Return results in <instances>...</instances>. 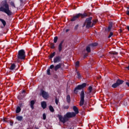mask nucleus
Wrapping results in <instances>:
<instances>
[{"label": "nucleus", "instance_id": "obj_1", "mask_svg": "<svg viewBox=\"0 0 129 129\" xmlns=\"http://www.w3.org/2000/svg\"><path fill=\"white\" fill-rule=\"evenodd\" d=\"M87 85V84L86 83H84L81 85H78L74 90V93H75V94H77V93H78V90L82 89L80 95L81 98L80 101V106H82L83 104H84V98L85 97V94H84V90L83 88H85Z\"/></svg>", "mask_w": 129, "mask_h": 129}, {"label": "nucleus", "instance_id": "obj_2", "mask_svg": "<svg viewBox=\"0 0 129 129\" xmlns=\"http://www.w3.org/2000/svg\"><path fill=\"white\" fill-rule=\"evenodd\" d=\"M76 116V113L74 112H68L64 115L63 117L60 114L57 115V117H58L59 121L62 122V123H65L66 121H68V120H69V118L75 117Z\"/></svg>", "mask_w": 129, "mask_h": 129}, {"label": "nucleus", "instance_id": "obj_3", "mask_svg": "<svg viewBox=\"0 0 129 129\" xmlns=\"http://www.w3.org/2000/svg\"><path fill=\"white\" fill-rule=\"evenodd\" d=\"M25 59H26V51L24 49H21L18 51L16 60L19 62L20 60H25Z\"/></svg>", "mask_w": 129, "mask_h": 129}, {"label": "nucleus", "instance_id": "obj_4", "mask_svg": "<svg viewBox=\"0 0 129 129\" xmlns=\"http://www.w3.org/2000/svg\"><path fill=\"white\" fill-rule=\"evenodd\" d=\"M0 12H3L8 14V16L12 15V12L10 11V8L9 7V4L5 3L3 5V7L0 8Z\"/></svg>", "mask_w": 129, "mask_h": 129}, {"label": "nucleus", "instance_id": "obj_5", "mask_svg": "<svg viewBox=\"0 0 129 129\" xmlns=\"http://www.w3.org/2000/svg\"><path fill=\"white\" fill-rule=\"evenodd\" d=\"M40 95H41L42 97L44 98V99H47V98H49V94L47 92L44 91L43 89L40 90Z\"/></svg>", "mask_w": 129, "mask_h": 129}, {"label": "nucleus", "instance_id": "obj_6", "mask_svg": "<svg viewBox=\"0 0 129 129\" xmlns=\"http://www.w3.org/2000/svg\"><path fill=\"white\" fill-rule=\"evenodd\" d=\"M92 17H89L86 19L85 24H86V28H90V25L92 23Z\"/></svg>", "mask_w": 129, "mask_h": 129}, {"label": "nucleus", "instance_id": "obj_7", "mask_svg": "<svg viewBox=\"0 0 129 129\" xmlns=\"http://www.w3.org/2000/svg\"><path fill=\"white\" fill-rule=\"evenodd\" d=\"M62 61V56H56L53 58V63H60Z\"/></svg>", "mask_w": 129, "mask_h": 129}, {"label": "nucleus", "instance_id": "obj_8", "mask_svg": "<svg viewBox=\"0 0 129 129\" xmlns=\"http://www.w3.org/2000/svg\"><path fill=\"white\" fill-rule=\"evenodd\" d=\"M26 91L23 90L21 93H20L19 95L18 96V98L19 100H22L25 96H26Z\"/></svg>", "mask_w": 129, "mask_h": 129}, {"label": "nucleus", "instance_id": "obj_9", "mask_svg": "<svg viewBox=\"0 0 129 129\" xmlns=\"http://www.w3.org/2000/svg\"><path fill=\"white\" fill-rule=\"evenodd\" d=\"M89 16H91L90 13H87L84 12V13H79L76 14V15L74 16V17H89Z\"/></svg>", "mask_w": 129, "mask_h": 129}, {"label": "nucleus", "instance_id": "obj_10", "mask_svg": "<svg viewBox=\"0 0 129 129\" xmlns=\"http://www.w3.org/2000/svg\"><path fill=\"white\" fill-rule=\"evenodd\" d=\"M17 68V66L15 63H11V66L9 68L11 71H14V70H16Z\"/></svg>", "mask_w": 129, "mask_h": 129}, {"label": "nucleus", "instance_id": "obj_11", "mask_svg": "<svg viewBox=\"0 0 129 129\" xmlns=\"http://www.w3.org/2000/svg\"><path fill=\"white\" fill-rule=\"evenodd\" d=\"M62 67V63H59L54 67V71H58V69H61Z\"/></svg>", "mask_w": 129, "mask_h": 129}, {"label": "nucleus", "instance_id": "obj_12", "mask_svg": "<svg viewBox=\"0 0 129 129\" xmlns=\"http://www.w3.org/2000/svg\"><path fill=\"white\" fill-rule=\"evenodd\" d=\"M0 21L1 22L2 24L3 25V26H1V28H3L7 26V22L5 21V20L0 18Z\"/></svg>", "mask_w": 129, "mask_h": 129}, {"label": "nucleus", "instance_id": "obj_13", "mask_svg": "<svg viewBox=\"0 0 129 129\" xmlns=\"http://www.w3.org/2000/svg\"><path fill=\"white\" fill-rule=\"evenodd\" d=\"M73 109L74 110V111H75V113H76V115L77 114H78V113H79V110L78 109V108L76 107V106H73Z\"/></svg>", "mask_w": 129, "mask_h": 129}, {"label": "nucleus", "instance_id": "obj_14", "mask_svg": "<svg viewBox=\"0 0 129 129\" xmlns=\"http://www.w3.org/2000/svg\"><path fill=\"white\" fill-rule=\"evenodd\" d=\"M124 82V81L122 80H120L119 79H117L116 81V83L118 84V85L119 86L120 85H121Z\"/></svg>", "mask_w": 129, "mask_h": 129}, {"label": "nucleus", "instance_id": "obj_15", "mask_svg": "<svg viewBox=\"0 0 129 129\" xmlns=\"http://www.w3.org/2000/svg\"><path fill=\"white\" fill-rule=\"evenodd\" d=\"M41 107H42L43 109H45V108L47 107V103H46L45 101L41 102Z\"/></svg>", "mask_w": 129, "mask_h": 129}, {"label": "nucleus", "instance_id": "obj_16", "mask_svg": "<svg viewBox=\"0 0 129 129\" xmlns=\"http://www.w3.org/2000/svg\"><path fill=\"white\" fill-rule=\"evenodd\" d=\"M91 46L89 44L87 46H86V50L88 53H90L91 52Z\"/></svg>", "mask_w": 129, "mask_h": 129}, {"label": "nucleus", "instance_id": "obj_17", "mask_svg": "<svg viewBox=\"0 0 129 129\" xmlns=\"http://www.w3.org/2000/svg\"><path fill=\"white\" fill-rule=\"evenodd\" d=\"M35 104V101L32 100L30 101V107L32 109H34V105Z\"/></svg>", "mask_w": 129, "mask_h": 129}, {"label": "nucleus", "instance_id": "obj_18", "mask_svg": "<svg viewBox=\"0 0 129 129\" xmlns=\"http://www.w3.org/2000/svg\"><path fill=\"white\" fill-rule=\"evenodd\" d=\"M67 101L68 103H70L71 101V97H70V95L67 96Z\"/></svg>", "mask_w": 129, "mask_h": 129}, {"label": "nucleus", "instance_id": "obj_19", "mask_svg": "<svg viewBox=\"0 0 129 129\" xmlns=\"http://www.w3.org/2000/svg\"><path fill=\"white\" fill-rule=\"evenodd\" d=\"M23 116H16V119L18 120V121H22L23 120Z\"/></svg>", "mask_w": 129, "mask_h": 129}, {"label": "nucleus", "instance_id": "obj_20", "mask_svg": "<svg viewBox=\"0 0 129 129\" xmlns=\"http://www.w3.org/2000/svg\"><path fill=\"white\" fill-rule=\"evenodd\" d=\"M21 110H22V109L21 108V107L18 106L16 108V113H20V112H21Z\"/></svg>", "mask_w": 129, "mask_h": 129}, {"label": "nucleus", "instance_id": "obj_21", "mask_svg": "<svg viewBox=\"0 0 129 129\" xmlns=\"http://www.w3.org/2000/svg\"><path fill=\"white\" fill-rule=\"evenodd\" d=\"M118 86H118L117 83L116 82L112 85L111 87H112V88H117Z\"/></svg>", "mask_w": 129, "mask_h": 129}, {"label": "nucleus", "instance_id": "obj_22", "mask_svg": "<svg viewBox=\"0 0 129 129\" xmlns=\"http://www.w3.org/2000/svg\"><path fill=\"white\" fill-rule=\"evenodd\" d=\"M55 54H56V52H53L52 53H51L49 56V59H52V58L55 56Z\"/></svg>", "mask_w": 129, "mask_h": 129}, {"label": "nucleus", "instance_id": "obj_23", "mask_svg": "<svg viewBox=\"0 0 129 129\" xmlns=\"http://www.w3.org/2000/svg\"><path fill=\"white\" fill-rule=\"evenodd\" d=\"M49 109L51 112H54V111H55V110L54 109V108H53V106H52V105H50L49 106Z\"/></svg>", "mask_w": 129, "mask_h": 129}, {"label": "nucleus", "instance_id": "obj_24", "mask_svg": "<svg viewBox=\"0 0 129 129\" xmlns=\"http://www.w3.org/2000/svg\"><path fill=\"white\" fill-rule=\"evenodd\" d=\"M91 47H96L98 45V43L95 42L89 44Z\"/></svg>", "mask_w": 129, "mask_h": 129}, {"label": "nucleus", "instance_id": "obj_25", "mask_svg": "<svg viewBox=\"0 0 129 129\" xmlns=\"http://www.w3.org/2000/svg\"><path fill=\"white\" fill-rule=\"evenodd\" d=\"M88 90H89L88 92V94H90V93H91L92 92V86H89Z\"/></svg>", "mask_w": 129, "mask_h": 129}, {"label": "nucleus", "instance_id": "obj_26", "mask_svg": "<svg viewBox=\"0 0 129 129\" xmlns=\"http://www.w3.org/2000/svg\"><path fill=\"white\" fill-rule=\"evenodd\" d=\"M79 18V17H74L71 19V22H74L75 21H76L77 19Z\"/></svg>", "mask_w": 129, "mask_h": 129}, {"label": "nucleus", "instance_id": "obj_27", "mask_svg": "<svg viewBox=\"0 0 129 129\" xmlns=\"http://www.w3.org/2000/svg\"><path fill=\"white\" fill-rule=\"evenodd\" d=\"M50 48H51V49H55V43H50Z\"/></svg>", "mask_w": 129, "mask_h": 129}, {"label": "nucleus", "instance_id": "obj_28", "mask_svg": "<svg viewBox=\"0 0 129 129\" xmlns=\"http://www.w3.org/2000/svg\"><path fill=\"white\" fill-rule=\"evenodd\" d=\"M58 52H61L62 51V45L61 44L58 45Z\"/></svg>", "mask_w": 129, "mask_h": 129}, {"label": "nucleus", "instance_id": "obj_29", "mask_svg": "<svg viewBox=\"0 0 129 129\" xmlns=\"http://www.w3.org/2000/svg\"><path fill=\"white\" fill-rule=\"evenodd\" d=\"M58 41V36H55L53 39V42L54 43H57V41Z\"/></svg>", "mask_w": 129, "mask_h": 129}, {"label": "nucleus", "instance_id": "obj_30", "mask_svg": "<svg viewBox=\"0 0 129 129\" xmlns=\"http://www.w3.org/2000/svg\"><path fill=\"white\" fill-rule=\"evenodd\" d=\"M77 78L80 79L81 78V75L79 73V72H77Z\"/></svg>", "mask_w": 129, "mask_h": 129}, {"label": "nucleus", "instance_id": "obj_31", "mask_svg": "<svg viewBox=\"0 0 129 129\" xmlns=\"http://www.w3.org/2000/svg\"><path fill=\"white\" fill-rule=\"evenodd\" d=\"M51 70H50V69H48L46 72V74L47 75H51V73H50Z\"/></svg>", "mask_w": 129, "mask_h": 129}, {"label": "nucleus", "instance_id": "obj_32", "mask_svg": "<svg viewBox=\"0 0 129 129\" xmlns=\"http://www.w3.org/2000/svg\"><path fill=\"white\" fill-rule=\"evenodd\" d=\"M110 54H111V55H117L118 54V52L115 51H112L110 52Z\"/></svg>", "mask_w": 129, "mask_h": 129}, {"label": "nucleus", "instance_id": "obj_33", "mask_svg": "<svg viewBox=\"0 0 129 129\" xmlns=\"http://www.w3.org/2000/svg\"><path fill=\"white\" fill-rule=\"evenodd\" d=\"M53 68H54V70H55V66H54V64L50 65L49 68H48L49 69H53Z\"/></svg>", "mask_w": 129, "mask_h": 129}, {"label": "nucleus", "instance_id": "obj_34", "mask_svg": "<svg viewBox=\"0 0 129 129\" xmlns=\"http://www.w3.org/2000/svg\"><path fill=\"white\" fill-rule=\"evenodd\" d=\"M112 36H113V33L112 32H111L110 33V34L108 36V38L109 39V38H111V37H112Z\"/></svg>", "mask_w": 129, "mask_h": 129}, {"label": "nucleus", "instance_id": "obj_35", "mask_svg": "<svg viewBox=\"0 0 129 129\" xmlns=\"http://www.w3.org/2000/svg\"><path fill=\"white\" fill-rule=\"evenodd\" d=\"M19 106H20L19 107H22L24 106V103L20 102L19 103Z\"/></svg>", "mask_w": 129, "mask_h": 129}, {"label": "nucleus", "instance_id": "obj_36", "mask_svg": "<svg viewBox=\"0 0 129 129\" xmlns=\"http://www.w3.org/2000/svg\"><path fill=\"white\" fill-rule=\"evenodd\" d=\"M112 26H113V23H112V22H110V23H109L108 27H110V28H112Z\"/></svg>", "mask_w": 129, "mask_h": 129}, {"label": "nucleus", "instance_id": "obj_37", "mask_svg": "<svg viewBox=\"0 0 129 129\" xmlns=\"http://www.w3.org/2000/svg\"><path fill=\"white\" fill-rule=\"evenodd\" d=\"M69 108V106L67 105V106H64L63 107V109H68Z\"/></svg>", "mask_w": 129, "mask_h": 129}, {"label": "nucleus", "instance_id": "obj_38", "mask_svg": "<svg viewBox=\"0 0 129 129\" xmlns=\"http://www.w3.org/2000/svg\"><path fill=\"white\" fill-rule=\"evenodd\" d=\"M11 5L12 7H13L14 8H16V6H15V3H14V2H11Z\"/></svg>", "mask_w": 129, "mask_h": 129}, {"label": "nucleus", "instance_id": "obj_39", "mask_svg": "<svg viewBox=\"0 0 129 129\" xmlns=\"http://www.w3.org/2000/svg\"><path fill=\"white\" fill-rule=\"evenodd\" d=\"M43 119H44V120L46 119V114L45 113L43 114Z\"/></svg>", "mask_w": 129, "mask_h": 129}, {"label": "nucleus", "instance_id": "obj_40", "mask_svg": "<svg viewBox=\"0 0 129 129\" xmlns=\"http://www.w3.org/2000/svg\"><path fill=\"white\" fill-rule=\"evenodd\" d=\"M76 67H78L79 66V61H78L76 62Z\"/></svg>", "mask_w": 129, "mask_h": 129}, {"label": "nucleus", "instance_id": "obj_41", "mask_svg": "<svg viewBox=\"0 0 129 129\" xmlns=\"http://www.w3.org/2000/svg\"><path fill=\"white\" fill-rule=\"evenodd\" d=\"M111 28L112 27H110L109 26L108 27V28H107L108 32H110V31L111 30Z\"/></svg>", "mask_w": 129, "mask_h": 129}, {"label": "nucleus", "instance_id": "obj_42", "mask_svg": "<svg viewBox=\"0 0 129 129\" xmlns=\"http://www.w3.org/2000/svg\"><path fill=\"white\" fill-rule=\"evenodd\" d=\"M58 103H59V100L57 99H55V103L57 105H58Z\"/></svg>", "mask_w": 129, "mask_h": 129}, {"label": "nucleus", "instance_id": "obj_43", "mask_svg": "<svg viewBox=\"0 0 129 129\" xmlns=\"http://www.w3.org/2000/svg\"><path fill=\"white\" fill-rule=\"evenodd\" d=\"M87 56H88V53H86L84 55V59H85V58H86V57H87Z\"/></svg>", "mask_w": 129, "mask_h": 129}, {"label": "nucleus", "instance_id": "obj_44", "mask_svg": "<svg viewBox=\"0 0 129 129\" xmlns=\"http://www.w3.org/2000/svg\"><path fill=\"white\" fill-rule=\"evenodd\" d=\"M95 25V24L94 23V22L92 23V25H90V28H92V27H93L94 25Z\"/></svg>", "mask_w": 129, "mask_h": 129}, {"label": "nucleus", "instance_id": "obj_45", "mask_svg": "<svg viewBox=\"0 0 129 129\" xmlns=\"http://www.w3.org/2000/svg\"><path fill=\"white\" fill-rule=\"evenodd\" d=\"M79 27V25H77L75 27V30H77V29H78V27Z\"/></svg>", "mask_w": 129, "mask_h": 129}, {"label": "nucleus", "instance_id": "obj_46", "mask_svg": "<svg viewBox=\"0 0 129 129\" xmlns=\"http://www.w3.org/2000/svg\"><path fill=\"white\" fill-rule=\"evenodd\" d=\"M63 43H64V40H62L60 43H59V45H63Z\"/></svg>", "mask_w": 129, "mask_h": 129}, {"label": "nucleus", "instance_id": "obj_47", "mask_svg": "<svg viewBox=\"0 0 129 129\" xmlns=\"http://www.w3.org/2000/svg\"><path fill=\"white\" fill-rule=\"evenodd\" d=\"M119 98L120 99H121V98H122V97H123V94H121L120 96H119Z\"/></svg>", "mask_w": 129, "mask_h": 129}, {"label": "nucleus", "instance_id": "obj_48", "mask_svg": "<svg viewBox=\"0 0 129 129\" xmlns=\"http://www.w3.org/2000/svg\"><path fill=\"white\" fill-rule=\"evenodd\" d=\"M97 22V20H95L93 21V23H94V24H96Z\"/></svg>", "mask_w": 129, "mask_h": 129}, {"label": "nucleus", "instance_id": "obj_49", "mask_svg": "<svg viewBox=\"0 0 129 129\" xmlns=\"http://www.w3.org/2000/svg\"><path fill=\"white\" fill-rule=\"evenodd\" d=\"M54 78H55L56 79H57V78H58V76L57 75H54Z\"/></svg>", "mask_w": 129, "mask_h": 129}, {"label": "nucleus", "instance_id": "obj_50", "mask_svg": "<svg viewBox=\"0 0 129 129\" xmlns=\"http://www.w3.org/2000/svg\"><path fill=\"white\" fill-rule=\"evenodd\" d=\"M125 84L129 87V83L127 82H126Z\"/></svg>", "mask_w": 129, "mask_h": 129}, {"label": "nucleus", "instance_id": "obj_51", "mask_svg": "<svg viewBox=\"0 0 129 129\" xmlns=\"http://www.w3.org/2000/svg\"><path fill=\"white\" fill-rule=\"evenodd\" d=\"M70 31L69 29H66V33H68V31Z\"/></svg>", "mask_w": 129, "mask_h": 129}, {"label": "nucleus", "instance_id": "obj_52", "mask_svg": "<svg viewBox=\"0 0 129 129\" xmlns=\"http://www.w3.org/2000/svg\"><path fill=\"white\" fill-rule=\"evenodd\" d=\"M66 12H67V9H65V10L63 11V13H66Z\"/></svg>", "mask_w": 129, "mask_h": 129}, {"label": "nucleus", "instance_id": "obj_53", "mask_svg": "<svg viewBox=\"0 0 129 129\" xmlns=\"http://www.w3.org/2000/svg\"><path fill=\"white\" fill-rule=\"evenodd\" d=\"M126 68V69H127V70H129V64H128V67H127Z\"/></svg>", "mask_w": 129, "mask_h": 129}, {"label": "nucleus", "instance_id": "obj_54", "mask_svg": "<svg viewBox=\"0 0 129 129\" xmlns=\"http://www.w3.org/2000/svg\"><path fill=\"white\" fill-rule=\"evenodd\" d=\"M69 129H74V127H71L69 128Z\"/></svg>", "mask_w": 129, "mask_h": 129}, {"label": "nucleus", "instance_id": "obj_55", "mask_svg": "<svg viewBox=\"0 0 129 129\" xmlns=\"http://www.w3.org/2000/svg\"><path fill=\"white\" fill-rule=\"evenodd\" d=\"M122 32V30L121 29H120L119 32H120V33H121Z\"/></svg>", "mask_w": 129, "mask_h": 129}, {"label": "nucleus", "instance_id": "obj_56", "mask_svg": "<svg viewBox=\"0 0 129 129\" xmlns=\"http://www.w3.org/2000/svg\"><path fill=\"white\" fill-rule=\"evenodd\" d=\"M127 30H128V32H129V26H127Z\"/></svg>", "mask_w": 129, "mask_h": 129}, {"label": "nucleus", "instance_id": "obj_57", "mask_svg": "<svg viewBox=\"0 0 129 129\" xmlns=\"http://www.w3.org/2000/svg\"><path fill=\"white\" fill-rule=\"evenodd\" d=\"M10 125H13V123H11Z\"/></svg>", "mask_w": 129, "mask_h": 129}, {"label": "nucleus", "instance_id": "obj_58", "mask_svg": "<svg viewBox=\"0 0 129 129\" xmlns=\"http://www.w3.org/2000/svg\"><path fill=\"white\" fill-rule=\"evenodd\" d=\"M21 3L23 2V0H20Z\"/></svg>", "mask_w": 129, "mask_h": 129}, {"label": "nucleus", "instance_id": "obj_59", "mask_svg": "<svg viewBox=\"0 0 129 129\" xmlns=\"http://www.w3.org/2000/svg\"><path fill=\"white\" fill-rule=\"evenodd\" d=\"M19 20H21L22 18L21 17H19Z\"/></svg>", "mask_w": 129, "mask_h": 129}, {"label": "nucleus", "instance_id": "obj_60", "mask_svg": "<svg viewBox=\"0 0 129 129\" xmlns=\"http://www.w3.org/2000/svg\"><path fill=\"white\" fill-rule=\"evenodd\" d=\"M35 129H39V127H36Z\"/></svg>", "mask_w": 129, "mask_h": 129}]
</instances>
